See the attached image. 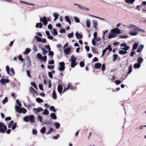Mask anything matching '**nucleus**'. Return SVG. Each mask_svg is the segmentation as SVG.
Segmentation results:
<instances>
[{
  "label": "nucleus",
  "mask_w": 146,
  "mask_h": 146,
  "mask_svg": "<svg viewBox=\"0 0 146 146\" xmlns=\"http://www.w3.org/2000/svg\"><path fill=\"white\" fill-rule=\"evenodd\" d=\"M6 126L2 123H0V132L4 133L7 130Z\"/></svg>",
  "instance_id": "5"
},
{
  "label": "nucleus",
  "mask_w": 146,
  "mask_h": 146,
  "mask_svg": "<svg viewBox=\"0 0 146 146\" xmlns=\"http://www.w3.org/2000/svg\"><path fill=\"white\" fill-rule=\"evenodd\" d=\"M64 50V52L66 54L68 55L70 52V47Z\"/></svg>",
  "instance_id": "20"
},
{
  "label": "nucleus",
  "mask_w": 146,
  "mask_h": 146,
  "mask_svg": "<svg viewBox=\"0 0 146 146\" xmlns=\"http://www.w3.org/2000/svg\"><path fill=\"white\" fill-rule=\"evenodd\" d=\"M51 122L48 121H42L41 123L42 125H48L51 124Z\"/></svg>",
  "instance_id": "27"
},
{
  "label": "nucleus",
  "mask_w": 146,
  "mask_h": 146,
  "mask_svg": "<svg viewBox=\"0 0 146 146\" xmlns=\"http://www.w3.org/2000/svg\"><path fill=\"white\" fill-rule=\"evenodd\" d=\"M86 23L87 27L90 28L91 25V21L88 19H86Z\"/></svg>",
  "instance_id": "16"
},
{
  "label": "nucleus",
  "mask_w": 146,
  "mask_h": 146,
  "mask_svg": "<svg viewBox=\"0 0 146 146\" xmlns=\"http://www.w3.org/2000/svg\"><path fill=\"white\" fill-rule=\"evenodd\" d=\"M130 48L129 46H127L124 47V48H121L120 49H121L122 50H124L125 51H127Z\"/></svg>",
  "instance_id": "40"
},
{
  "label": "nucleus",
  "mask_w": 146,
  "mask_h": 146,
  "mask_svg": "<svg viewBox=\"0 0 146 146\" xmlns=\"http://www.w3.org/2000/svg\"><path fill=\"white\" fill-rule=\"evenodd\" d=\"M65 20L69 23L70 25L71 22L69 17L68 16H65Z\"/></svg>",
  "instance_id": "26"
},
{
  "label": "nucleus",
  "mask_w": 146,
  "mask_h": 146,
  "mask_svg": "<svg viewBox=\"0 0 146 146\" xmlns=\"http://www.w3.org/2000/svg\"><path fill=\"white\" fill-rule=\"evenodd\" d=\"M50 110L52 111L53 112H56V110L55 109V108L53 106H51L50 108Z\"/></svg>",
  "instance_id": "51"
},
{
  "label": "nucleus",
  "mask_w": 146,
  "mask_h": 146,
  "mask_svg": "<svg viewBox=\"0 0 146 146\" xmlns=\"http://www.w3.org/2000/svg\"><path fill=\"white\" fill-rule=\"evenodd\" d=\"M141 66V64L138 63L135 64L134 65V67L135 68H139Z\"/></svg>",
  "instance_id": "32"
},
{
  "label": "nucleus",
  "mask_w": 146,
  "mask_h": 146,
  "mask_svg": "<svg viewBox=\"0 0 146 146\" xmlns=\"http://www.w3.org/2000/svg\"><path fill=\"white\" fill-rule=\"evenodd\" d=\"M23 119L26 122H28L29 121L32 123H34L35 122V117L33 115L26 116L24 117Z\"/></svg>",
  "instance_id": "1"
},
{
  "label": "nucleus",
  "mask_w": 146,
  "mask_h": 146,
  "mask_svg": "<svg viewBox=\"0 0 146 146\" xmlns=\"http://www.w3.org/2000/svg\"><path fill=\"white\" fill-rule=\"evenodd\" d=\"M101 40V39L99 37H98L96 38L95 39H94L95 43H96V42L98 41H100Z\"/></svg>",
  "instance_id": "54"
},
{
  "label": "nucleus",
  "mask_w": 146,
  "mask_h": 146,
  "mask_svg": "<svg viewBox=\"0 0 146 146\" xmlns=\"http://www.w3.org/2000/svg\"><path fill=\"white\" fill-rule=\"evenodd\" d=\"M54 53L52 51H49L48 52L49 55L52 56L54 55Z\"/></svg>",
  "instance_id": "58"
},
{
  "label": "nucleus",
  "mask_w": 146,
  "mask_h": 146,
  "mask_svg": "<svg viewBox=\"0 0 146 146\" xmlns=\"http://www.w3.org/2000/svg\"><path fill=\"white\" fill-rule=\"evenodd\" d=\"M111 31H113L115 33H116L118 34H120L121 33L120 29L118 28H115L113 29H112Z\"/></svg>",
  "instance_id": "13"
},
{
  "label": "nucleus",
  "mask_w": 146,
  "mask_h": 146,
  "mask_svg": "<svg viewBox=\"0 0 146 146\" xmlns=\"http://www.w3.org/2000/svg\"><path fill=\"white\" fill-rule=\"evenodd\" d=\"M106 50H109V52H111L112 50V48H111V46L110 45H109L107 48H106L105 49Z\"/></svg>",
  "instance_id": "48"
},
{
  "label": "nucleus",
  "mask_w": 146,
  "mask_h": 146,
  "mask_svg": "<svg viewBox=\"0 0 146 146\" xmlns=\"http://www.w3.org/2000/svg\"><path fill=\"white\" fill-rule=\"evenodd\" d=\"M59 64L60 67L58 68L59 70L61 71H63L65 69L64 67V62H60Z\"/></svg>",
  "instance_id": "9"
},
{
  "label": "nucleus",
  "mask_w": 146,
  "mask_h": 146,
  "mask_svg": "<svg viewBox=\"0 0 146 146\" xmlns=\"http://www.w3.org/2000/svg\"><path fill=\"white\" fill-rule=\"evenodd\" d=\"M15 110L16 111H18L19 113H26L27 111L24 108H21L18 106H15Z\"/></svg>",
  "instance_id": "3"
},
{
  "label": "nucleus",
  "mask_w": 146,
  "mask_h": 146,
  "mask_svg": "<svg viewBox=\"0 0 146 146\" xmlns=\"http://www.w3.org/2000/svg\"><path fill=\"white\" fill-rule=\"evenodd\" d=\"M75 35L76 38L78 39H81L82 37V35L80 34L77 32H76Z\"/></svg>",
  "instance_id": "19"
},
{
  "label": "nucleus",
  "mask_w": 146,
  "mask_h": 146,
  "mask_svg": "<svg viewBox=\"0 0 146 146\" xmlns=\"http://www.w3.org/2000/svg\"><path fill=\"white\" fill-rule=\"evenodd\" d=\"M14 121H11L9 123V124H8V127L9 128H10L13 125V124Z\"/></svg>",
  "instance_id": "34"
},
{
  "label": "nucleus",
  "mask_w": 146,
  "mask_h": 146,
  "mask_svg": "<svg viewBox=\"0 0 146 146\" xmlns=\"http://www.w3.org/2000/svg\"><path fill=\"white\" fill-rule=\"evenodd\" d=\"M0 82L3 85L5 83H9V80L7 79L2 78L0 80Z\"/></svg>",
  "instance_id": "12"
},
{
  "label": "nucleus",
  "mask_w": 146,
  "mask_h": 146,
  "mask_svg": "<svg viewBox=\"0 0 146 146\" xmlns=\"http://www.w3.org/2000/svg\"><path fill=\"white\" fill-rule=\"evenodd\" d=\"M93 26L95 29H98V23L96 20H93L92 21Z\"/></svg>",
  "instance_id": "15"
},
{
  "label": "nucleus",
  "mask_w": 146,
  "mask_h": 146,
  "mask_svg": "<svg viewBox=\"0 0 146 146\" xmlns=\"http://www.w3.org/2000/svg\"><path fill=\"white\" fill-rule=\"evenodd\" d=\"M20 3H23L27 4V5H30L34 6L35 5L34 4L28 3H27V2H24V1H20Z\"/></svg>",
  "instance_id": "35"
},
{
  "label": "nucleus",
  "mask_w": 146,
  "mask_h": 146,
  "mask_svg": "<svg viewBox=\"0 0 146 146\" xmlns=\"http://www.w3.org/2000/svg\"><path fill=\"white\" fill-rule=\"evenodd\" d=\"M80 66L82 67H83L84 66V63L82 61L80 63Z\"/></svg>",
  "instance_id": "62"
},
{
  "label": "nucleus",
  "mask_w": 146,
  "mask_h": 146,
  "mask_svg": "<svg viewBox=\"0 0 146 146\" xmlns=\"http://www.w3.org/2000/svg\"><path fill=\"white\" fill-rule=\"evenodd\" d=\"M63 88L62 86L60 85H59L57 87V90L59 93H61L62 90Z\"/></svg>",
  "instance_id": "21"
},
{
  "label": "nucleus",
  "mask_w": 146,
  "mask_h": 146,
  "mask_svg": "<svg viewBox=\"0 0 146 146\" xmlns=\"http://www.w3.org/2000/svg\"><path fill=\"white\" fill-rule=\"evenodd\" d=\"M135 54V52L133 50H132V51L130 52V56L131 57H133Z\"/></svg>",
  "instance_id": "53"
},
{
  "label": "nucleus",
  "mask_w": 146,
  "mask_h": 146,
  "mask_svg": "<svg viewBox=\"0 0 146 146\" xmlns=\"http://www.w3.org/2000/svg\"><path fill=\"white\" fill-rule=\"evenodd\" d=\"M33 110L35 113L37 114V113L42 111L43 109L39 107L37 108H34Z\"/></svg>",
  "instance_id": "10"
},
{
  "label": "nucleus",
  "mask_w": 146,
  "mask_h": 146,
  "mask_svg": "<svg viewBox=\"0 0 146 146\" xmlns=\"http://www.w3.org/2000/svg\"><path fill=\"white\" fill-rule=\"evenodd\" d=\"M37 118L40 122H42V117L41 116L38 115L37 117Z\"/></svg>",
  "instance_id": "49"
},
{
  "label": "nucleus",
  "mask_w": 146,
  "mask_h": 146,
  "mask_svg": "<svg viewBox=\"0 0 146 146\" xmlns=\"http://www.w3.org/2000/svg\"><path fill=\"white\" fill-rule=\"evenodd\" d=\"M50 116V117L53 119H56V116L54 113H51Z\"/></svg>",
  "instance_id": "24"
},
{
  "label": "nucleus",
  "mask_w": 146,
  "mask_h": 146,
  "mask_svg": "<svg viewBox=\"0 0 146 146\" xmlns=\"http://www.w3.org/2000/svg\"><path fill=\"white\" fill-rule=\"evenodd\" d=\"M135 30V31H130L129 32V34L131 36H136L137 35L138 31L144 33L145 31L142 29L140 28L136 27V28L134 29Z\"/></svg>",
  "instance_id": "2"
},
{
  "label": "nucleus",
  "mask_w": 146,
  "mask_h": 146,
  "mask_svg": "<svg viewBox=\"0 0 146 146\" xmlns=\"http://www.w3.org/2000/svg\"><path fill=\"white\" fill-rule=\"evenodd\" d=\"M35 38L38 42H42L43 43H45L46 42V41L45 38L42 39L41 38L38 37L37 36H36Z\"/></svg>",
  "instance_id": "8"
},
{
  "label": "nucleus",
  "mask_w": 146,
  "mask_h": 146,
  "mask_svg": "<svg viewBox=\"0 0 146 146\" xmlns=\"http://www.w3.org/2000/svg\"><path fill=\"white\" fill-rule=\"evenodd\" d=\"M71 66L72 68H74L77 64L75 63L76 59L74 56H72L71 57Z\"/></svg>",
  "instance_id": "6"
},
{
  "label": "nucleus",
  "mask_w": 146,
  "mask_h": 146,
  "mask_svg": "<svg viewBox=\"0 0 146 146\" xmlns=\"http://www.w3.org/2000/svg\"><path fill=\"white\" fill-rule=\"evenodd\" d=\"M41 50L42 51V54L43 55H44L46 53H47V51L44 48H42Z\"/></svg>",
  "instance_id": "47"
},
{
  "label": "nucleus",
  "mask_w": 146,
  "mask_h": 146,
  "mask_svg": "<svg viewBox=\"0 0 146 146\" xmlns=\"http://www.w3.org/2000/svg\"><path fill=\"white\" fill-rule=\"evenodd\" d=\"M36 56L37 58L40 60V61H42L43 62H45L47 60V58L46 56L43 57L42 55L40 53H38Z\"/></svg>",
  "instance_id": "4"
},
{
  "label": "nucleus",
  "mask_w": 146,
  "mask_h": 146,
  "mask_svg": "<svg viewBox=\"0 0 146 146\" xmlns=\"http://www.w3.org/2000/svg\"><path fill=\"white\" fill-rule=\"evenodd\" d=\"M17 125L16 123H14L12 126V130H14L16 128Z\"/></svg>",
  "instance_id": "61"
},
{
  "label": "nucleus",
  "mask_w": 146,
  "mask_h": 146,
  "mask_svg": "<svg viewBox=\"0 0 146 146\" xmlns=\"http://www.w3.org/2000/svg\"><path fill=\"white\" fill-rule=\"evenodd\" d=\"M74 35V33H71L68 34L67 36L69 38H70L72 37Z\"/></svg>",
  "instance_id": "52"
},
{
  "label": "nucleus",
  "mask_w": 146,
  "mask_h": 146,
  "mask_svg": "<svg viewBox=\"0 0 146 146\" xmlns=\"http://www.w3.org/2000/svg\"><path fill=\"white\" fill-rule=\"evenodd\" d=\"M78 7L80 9H82L84 11H89V9L88 8L85 7L81 5L78 4Z\"/></svg>",
  "instance_id": "17"
},
{
  "label": "nucleus",
  "mask_w": 146,
  "mask_h": 146,
  "mask_svg": "<svg viewBox=\"0 0 146 146\" xmlns=\"http://www.w3.org/2000/svg\"><path fill=\"white\" fill-rule=\"evenodd\" d=\"M36 100L37 102L38 103H41L43 102V100L39 98H37Z\"/></svg>",
  "instance_id": "39"
},
{
  "label": "nucleus",
  "mask_w": 146,
  "mask_h": 146,
  "mask_svg": "<svg viewBox=\"0 0 146 146\" xmlns=\"http://www.w3.org/2000/svg\"><path fill=\"white\" fill-rule=\"evenodd\" d=\"M74 18L76 23H79L80 22V20L77 17H74Z\"/></svg>",
  "instance_id": "45"
},
{
  "label": "nucleus",
  "mask_w": 146,
  "mask_h": 146,
  "mask_svg": "<svg viewBox=\"0 0 146 146\" xmlns=\"http://www.w3.org/2000/svg\"><path fill=\"white\" fill-rule=\"evenodd\" d=\"M43 114L44 115H48L49 114V111L47 109H45L44 110Z\"/></svg>",
  "instance_id": "50"
},
{
  "label": "nucleus",
  "mask_w": 146,
  "mask_h": 146,
  "mask_svg": "<svg viewBox=\"0 0 146 146\" xmlns=\"http://www.w3.org/2000/svg\"><path fill=\"white\" fill-rule=\"evenodd\" d=\"M27 64L29 66H30L31 64V61L30 60V59L28 58H27Z\"/></svg>",
  "instance_id": "56"
},
{
  "label": "nucleus",
  "mask_w": 146,
  "mask_h": 146,
  "mask_svg": "<svg viewBox=\"0 0 146 146\" xmlns=\"http://www.w3.org/2000/svg\"><path fill=\"white\" fill-rule=\"evenodd\" d=\"M139 45V43H138L135 42L134 43L133 45V50H134L136 49Z\"/></svg>",
  "instance_id": "22"
},
{
  "label": "nucleus",
  "mask_w": 146,
  "mask_h": 146,
  "mask_svg": "<svg viewBox=\"0 0 146 146\" xmlns=\"http://www.w3.org/2000/svg\"><path fill=\"white\" fill-rule=\"evenodd\" d=\"M129 70L128 72V74H130L132 71V65H129Z\"/></svg>",
  "instance_id": "38"
},
{
  "label": "nucleus",
  "mask_w": 146,
  "mask_h": 146,
  "mask_svg": "<svg viewBox=\"0 0 146 146\" xmlns=\"http://www.w3.org/2000/svg\"><path fill=\"white\" fill-rule=\"evenodd\" d=\"M8 99L7 97H5V99L3 101V104H5L6 102H7L8 101Z\"/></svg>",
  "instance_id": "63"
},
{
  "label": "nucleus",
  "mask_w": 146,
  "mask_h": 146,
  "mask_svg": "<svg viewBox=\"0 0 146 146\" xmlns=\"http://www.w3.org/2000/svg\"><path fill=\"white\" fill-rule=\"evenodd\" d=\"M59 14L56 13H55L53 14V16L55 18H58Z\"/></svg>",
  "instance_id": "57"
},
{
  "label": "nucleus",
  "mask_w": 146,
  "mask_h": 146,
  "mask_svg": "<svg viewBox=\"0 0 146 146\" xmlns=\"http://www.w3.org/2000/svg\"><path fill=\"white\" fill-rule=\"evenodd\" d=\"M31 84L32 85L33 87L35 88L36 89H37V87L36 86L35 84L33 82H32L31 83Z\"/></svg>",
  "instance_id": "64"
},
{
  "label": "nucleus",
  "mask_w": 146,
  "mask_h": 146,
  "mask_svg": "<svg viewBox=\"0 0 146 146\" xmlns=\"http://www.w3.org/2000/svg\"><path fill=\"white\" fill-rule=\"evenodd\" d=\"M53 129L52 128H50L48 131V132L46 133L47 135H48L51 132H52L53 131Z\"/></svg>",
  "instance_id": "55"
},
{
  "label": "nucleus",
  "mask_w": 146,
  "mask_h": 146,
  "mask_svg": "<svg viewBox=\"0 0 146 146\" xmlns=\"http://www.w3.org/2000/svg\"><path fill=\"white\" fill-rule=\"evenodd\" d=\"M46 130V128L45 127H43L40 130V132L42 134H43L44 133Z\"/></svg>",
  "instance_id": "41"
},
{
  "label": "nucleus",
  "mask_w": 146,
  "mask_h": 146,
  "mask_svg": "<svg viewBox=\"0 0 146 146\" xmlns=\"http://www.w3.org/2000/svg\"><path fill=\"white\" fill-rule=\"evenodd\" d=\"M42 26V24L41 23H36L35 27L36 28L38 27L40 28H41Z\"/></svg>",
  "instance_id": "30"
},
{
  "label": "nucleus",
  "mask_w": 146,
  "mask_h": 146,
  "mask_svg": "<svg viewBox=\"0 0 146 146\" xmlns=\"http://www.w3.org/2000/svg\"><path fill=\"white\" fill-rule=\"evenodd\" d=\"M52 97L54 99H56V95L55 90H54L53 91Z\"/></svg>",
  "instance_id": "42"
},
{
  "label": "nucleus",
  "mask_w": 146,
  "mask_h": 146,
  "mask_svg": "<svg viewBox=\"0 0 146 146\" xmlns=\"http://www.w3.org/2000/svg\"><path fill=\"white\" fill-rule=\"evenodd\" d=\"M127 3L130 4H132L135 1V0H125Z\"/></svg>",
  "instance_id": "31"
},
{
  "label": "nucleus",
  "mask_w": 146,
  "mask_h": 146,
  "mask_svg": "<svg viewBox=\"0 0 146 146\" xmlns=\"http://www.w3.org/2000/svg\"><path fill=\"white\" fill-rule=\"evenodd\" d=\"M19 59L21 61H23L24 60V59L22 58V56L21 55H20L18 56Z\"/></svg>",
  "instance_id": "59"
},
{
  "label": "nucleus",
  "mask_w": 146,
  "mask_h": 146,
  "mask_svg": "<svg viewBox=\"0 0 146 146\" xmlns=\"http://www.w3.org/2000/svg\"><path fill=\"white\" fill-rule=\"evenodd\" d=\"M111 34H110L108 36V38H111L116 36L115 34L113 31H111Z\"/></svg>",
  "instance_id": "18"
},
{
  "label": "nucleus",
  "mask_w": 146,
  "mask_h": 146,
  "mask_svg": "<svg viewBox=\"0 0 146 146\" xmlns=\"http://www.w3.org/2000/svg\"><path fill=\"white\" fill-rule=\"evenodd\" d=\"M53 33H52V34L53 35H58L57 32L56 31V29L53 28Z\"/></svg>",
  "instance_id": "37"
},
{
  "label": "nucleus",
  "mask_w": 146,
  "mask_h": 146,
  "mask_svg": "<svg viewBox=\"0 0 146 146\" xmlns=\"http://www.w3.org/2000/svg\"><path fill=\"white\" fill-rule=\"evenodd\" d=\"M144 59H143L141 58V57H139V58L137 59V62H138V63L141 64L142 63V62H143V61Z\"/></svg>",
  "instance_id": "28"
},
{
  "label": "nucleus",
  "mask_w": 146,
  "mask_h": 146,
  "mask_svg": "<svg viewBox=\"0 0 146 146\" xmlns=\"http://www.w3.org/2000/svg\"><path fill=\"white\" fill-rule=\"evenodd\" d=\"M40 21L42 22L44 26L47 24V19L46 17H44L43 18L40 17Z\"/></svg>",
  "instance_id": "7"
},
{
  "label": "nucleus",
  "mask_w": 146,
  "mask_h": 146,
  "mask_svg": "<svg viewBox=\"0 0 146 146\" xmlns=\"http://www.w3.org/2000/svg\"><path fill=\"white\" fill-rule=\"evenodd\" d=\"M128 37V36L126 35H123L119 36V38H126Z\"/></svg>",
  "instance_id": "43"
},
{
  "label": "nucleus",
  "mask_w": 146,
  "mask_h": 146,
  "mask_svg": "<svg viewBox=\"0 0 146 146\" xmlns=\"http://www.w3.org/2000/svg\"><path fill=\"white\" fill-rule=\"evenodd\" d=\"M29 91L31 93L34 94L36 93V92L32 87H31L29 88Z\"/></svg>",
  "instance_id": "33"
},
{
  "label": "nucleus",
  "mask_w": 146,
  "mask_h": 146,
  "mask_svg": "<svg viewBox=\"0 0 146 146\" xmlns=\"http://www.w3.org/2000/svg\"><path fill=\"white\" fill-rule=\"evenodd\" d=\"M102 65V64L98 63H96L95 64L94 67L96 68H100Z\"/></svg>",
  "instance_id": "25"
},
{
  "label": "nucleus",
  "mask_w": 146,
  "mask_h": 146,
  "mask_svg": "<svg viewBox=\"0 0 146 146\" xmlns=\"http://www.w3.org/2000/svg\"><path fill=\"white\" fill-rule=\"evenodd\" d=\"M144 47L143 44H140L138 49L137 50V52H139L142 51Z\"/></svg>",
  "instance_id": "23"
},
{
  "label": "nucleus",
  "mask_w": 146,
  "mask_h": 146,
  "mask_svg": "<svg viewBox=\"0 0 146 146\" xmlns=\"http://www.w3.org/2000/svg\"><path fill=\"white\" fill-rule=\"evenodd\" d=\"M118 58V55L117 54H113V61H114Z\"/></svg>",
  "instance_id": "44"
},
{
  "label": "nucleus",
  "mask_w": 146,
  "mask_h": 146,
  "mask_svg": "<svg viewBox=\"0 0 146 146\" xmlns=\"http://www.w3.org/2000/svg\"><path fill=\"white\" fill-rule=\"evenodd\" d=\"M30 49L27 48L26 49L25 51V52L24 53L25 54H27L28 53L30 52Z\"/></svg>",
  "instance_id": "46"
},
{
  "label": "nucleus",
  "mask_w": 146,
  "mask_h": 146,
  "mask_svg": "<svg viewBox=\"0 0 146 146\" xmlns=\"http://www.w3.org/2000/svg\"><path fill=\"white\" fill-rule=\"evenodd\" d=\"M54 125L55 126L56 129H58L60 127V124L57 122H55L54 123Z\"/></svg>",
  "instance_id": "36"
},
{
  "label": "nucleus",
  "mask_w": 146,
  "mask_h": 146,
  "mask_svg": "<svg viewBox=\"0 0 146 146\" xmlns=\"http://www.w3.org/2000/svg\"><path fill=\"white\" fill-rule=\"evenodd\" d=\"M115 83L117 85L121 83V81L119 80H116Z\"/></svg>",
  "instance_id": "60"
},
{
  "label": "nucleus",
  "mask_w": 146,
  "mask_h": 146,
  "mask_svg": "<svg viewBox=\"0 0 146 146\" xmlns=\"http://www.w3.org/2000/svg\"><path fill=\"white\" fill-rule=\"evenodd\" d=\"M94 38H92V45L94 46H95L96 44V43H95V42L94 39L96 38L97 37V33L96 32H94L93 34Z\"/></svg>",
  "instance_id": "11"
},
{
  "label": "nucleus",
  "mask_w": 146,
  "mask_h": 146,
  "mask_svg": "<svg viewBox=\"0 0 146 146\" xmlns=\"http://www.w3.org/2000/svg\"><path fill=\"white\" fill-rule=\"evenodd\" d=\"M123 50H119V53L121 54H125L127 53V51H124Z\"/></svg>",
  "instance_id": "29"
},
{
  "label": "nucleus",
  "mask_w": 146,
  "mask_h": 146,
  "mask_svg": "<svg viewBox=\"0 0 146 146\" xmlns=\"http://www.w3.org/2000/svg\"><path fill=\"white\" fill-rule=\"evenodd\" d=\"M127 28H128L129 29H133V30H132L131 31H135V30L134 29L136 28L137 27H136V26L132 24L128 25L127 26Z\"/></svg>",
  "instance_id": "14"
}]
</instances>
